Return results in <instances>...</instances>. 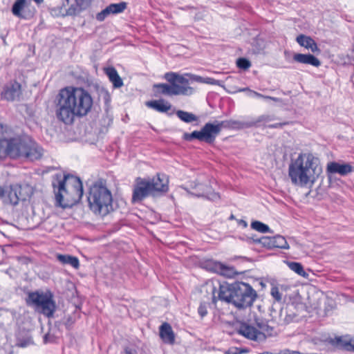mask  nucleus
Returning a JSON list of instances; mask_svg holds the SVG:
<instances>
[{
  "label": "nucleus",
  "instance_id": "obj_42",
  "mask_svg": "<svg viewBox=\"0 0 354 354\" xmlns=\"http://www.w3.org/2000/svg\"><path fill=\"white\" fill-rule=\"evenodd\" d=\"M6 273L11 277V278H16L18 276V271L14 269L13 268H10L7 270Z\"/></svg>",
  "mask_w": 354,
  "mask_h": 354
},
{
  "label": "nucleus",
  "instance_id": "obj_52",
  "mask_svg": "<svg viewBox=\"0 0 354 354\" xmlns=\"http://www.w3.org/2000/svg\"><path fill=\"white\" fill-rule=\"evenodd\" d=\"M45 339H46V341L47 340V335H46Z\"/></svg>",
  "mask_w": 354,
  "mask_h": 354
},
{
  "label": "nucleus",
  "instance_id": "obj_23",
  "mask_svg": "<svg viewBox=\"0 0 354 354\" xmlns=\"http://www.w3.org/2000/svg\"><path fill=\"white\" fill-rule=\"evenodd\" d=\"M337 295L333 292L326 295L324 298V312L326 315H328L337 308Z\"/></svg>",
  "mask_w": 354,
  "mask_h": 354
},
{
  "label": "nucleus",
  "instance_id": "obj_10",
  "mask_svg": "<svg viewBox=\"0 0 354 354\" xmlns=\"http://www.w3.org/2000/svg\"><path fill=\"white\" fill-rule=\"evenodd\" d=\"M221 127L222 124H213L207 123L200 131H194L192 133L185 134V138L188 140L196 138L208 143H212L220 132Z\"/></svg>",
  "mask_w": 354,
  "mask_h": 354
},
{
  "label": "nucleus",
  "instance_id": "obj_11",
  "mask_svg": "<svg viewBox=\"0 0 354 354\" xmlns=\"http://www.w3.org/2000/svg\"><path fill=\"white\" fill-rule=\"evenodd\" d=\"M150 195H153L150 187V180L145 178H137L133 188L132 202L134 203L140 202Z\"/></svg>",
  "mask_w": 354,
  "mask_h": 354
},
{
  "label": "nucleus",
  "instance_id": "obj_18",
  "mask_svg": "<svg viewBox=\"0 0 354 354\" xmlns=\"http://www.w3.org/2000/svg\"><path fill=\"white\" fill-rule=\"evenodd\" d=\"M293 59L298 63L309 64L315 67L321 65L320 61L310 54L296 53L293 55Z\"/></svg>",
  "mask_w": 354,
  "mask_h": 354
},
{
  "label": "nucleus",
  "instance_id": "obj_37",
  "mask_svg": "<svg viewBox=\"0 0 354 354\" xmlns=\"http://www.w3.org/2000/svg\"><path fill=\"white\" fill-rule=\"evenodd\" d=\"M260 285L262 287L271 286L272 288H276L277 283L274 279H266L260 282Z\"/></svg>",
  "mask_w": 354,
  "mask_h": 354
},
{
  "label": "nucleus",
  "instance_id": "obj_36",
  "mask_svg": "<svg viewBox=\"0 0 354 354\" xmlns=\"http://www.w3.org/2000/svg\"><path fill=\"white\" fill-rule=\"evenodd\" d=\"M110 15H111V13L109 11L108 7H106L104 10H102L100 12L97 14L96 19L99 21H102Z\"/></svg>",
  "mask_w": 354,
  "mask_h": 354
},
{
  "label": "nucleus",
  "instance_id": "obj_13",
  "mask_svg": "<svg viewBox=\"0 0 354 354\" xmlns=\"http://www.w3.org/2000/svg\"><path fill=\"white\" fill-rule=\"evenodd\" d=\"M150 180V187L153 193V195L156 193H165L169 189V179L165 175L158 174L156 177Z\"/></svg>",
  "mask_w": 354,
  "mask_h": 354
},
{
  "label": "nucleus",
  "instance_id": "obj_39",
  "mask_svg": "<svg viewBox=\"0 0 354 354\" xmlns=\"http://www.w3.org/2000/svg\"><path fill=\"white\" fill-rule=\"evenodd\" d=\"M271 295L276 301L280 302L281 301L282 294L279 289H271Z\"/></svg>",
  "mask_w": 354,
  "mask_h": 354
},
{
  "label": "nucleus",
  "instance_id": "obj_7",
  "mask_svg": "<svg viewBox=\"0 0 354 354\" xmlns=\"http://www.w3.org/2000/svg\"><path fill=\"white\" fill-rule=\"evenodd\" d=\"M165 79L169 82L167 84H155L157 92L160 94L172 95H191L194 89L189 86V80L184 76L176 73L169 72L165 74Z\"/></svg>",
  "mask_w": 354,
  "mask_h": 354
},
{
  "label": "nucleus",
  "instance_id": "obj_51",
  "mask_svg": "<svg viewBox=\"0 0 354 354\" xmlns=\"http://www.w3.org/2000/svg\"><path fill=\"white\" fill-rule=\"evenodd\" d=\"M246 288H251V286H249V285H247V287H246Z\"/></svg>",
  "mask_w": 354,
  "mask_h": 354
},
{
  "label": "nucleus",
  "instance_id": "obj_34",
  "mask_svg": "<svg viewBox=\"0 0 354 354\" xmlns=\"http://www.w3.org/2000/svg\"><path fill=\"white\" fill-rule=\"evenodd\" d=\"M289 268L298 274L306 277V272L304 270L303 266L299 263L292 262L289 263Z\"/></svg>",
  "mask_w": 354,
  "mask_h": 354
},
{
  "label": "nucleus",
  "instance_id": "obj_25",
  "mask_svg": "<svg viewBox=\"0 0 354 354\" xmlns=\"http://www.w3.org/2000/svg\"><path fill=\"white\" fill-rule=\"evenodd\" d=\"M15 189H17V198H19V203L20 201H25L30 197L32 194V187L29 185H15Z\"/></svg>",
  "mask_w": 354,
  "mask_h": 354
},
{
  "label": "nucleus",
  "instance_id": "obj_22",
  "mask_svg": "<svg viewBox=\"0 0 354 354\" xmlns=\"http://www.w3.org/2000/svg\"><path fill=\"white\" fill-rule=\"evenodd\" d=\"M146 106L158 112L165 113L171 109V104L165 100H151L146 102Z\"/></svg>",
  "mask_w": 354,
  "mask_h": 354
},
{
  "label": "nucleus",
  "instance_id": "obj_47",
  "mask_svg": "<svg viewBox=\"0 0 354 354\" xmlns=\"http://www.w3.org/2000/svg\"><path fill=\"white\" fill-rule=\"evenodd\" d=\"M3 138H0V159L3 158L4 151L3 150Z\"/></svg>",
  "mask_w": 354,
  "mask_h": 354
},
{
  "label": "nucleus",
  "instance_id": "obj_41",
  "mask_svg": "<svg viewBox=\"0 0 354 354\" xmlns=\"http://www.w3.org/2000/svg\"><path fill=\"white\" fill-rule=\"evenodd\" d=\"M184 76L185 77L189 76V77H190L192 80L197 82H200V83H204V81H205V77H203L198 76V75H196L187 73Z\"/></svg>",
  "mask_w": 354,
  "mask_h": 354
},
{
  "label": "nucleus",
  "instance_id": "obj_48",
  "mask_svg": "<svg viewBox=\"0 0 354 354\" xmlns=\"http://www.w3.org/2000/svg\"><path fill=\"white\" fill-rule=\"evenodd\" d=\"M239 223H240L241 225H242L244 227H247V225H248L247 222H246V221H243V220H241V221H240V222H239Z\"/></svg>",
  "mask_w": 354,
  "mask_h": 354
},
{
  "label": "nucleus",
  "instance_id": "obj_29",
  "mask_svg": "<svg viewBox=\"0 0 354 354\" xmlns=\"http://www.w3.org/2000/svg\"><path fill=\"white\" fill-rule=\"evenodd\" d=\"M238 91L239 92H246L247 95L250 97H261V98H263V99H268V100H273L274 102L280 101V100L279 98L271 97V96L263 95L259 93L254 91L250 90L249 88H240Z\"/></svg>",
  "mask_w": 354,
  "mask_h": 354
},
{
  "label": "nucleus",
  "instance_id": "obj_31",
  "mask_svg": "<svg viewBox=\"0 0 354 354\" xmlns=\"http://www.w3.org/2000/svg\"><path fill=\"white\" fill-rule=\"evenodd\" d=\"M111 14H118L122 12L127 8L125 2H120L118 3H111L107 6Z\"/></svg>",
  "mask_w": 354,
  "mask_h": 354
},
{
  "label": "nucleus",
  "instance_id": "obj_33",
  "mask_svg": "<svg viewBox=\"0 0 354 354\" xmlns=\"http://www.w3.org/2000/svg\"><path fill=\"white\" fill-rule=\"evenodd\" d=\"M251 227L252 229L258 231V232H262V233H266V232H270V227L260 222V221H254L251 223Z\"/></svg>",
  "mask_w": 354,
  "mask_h": 354
},
{
  "label": "nucleus",
  "instance_id": "obj_35",
  "mask_svg": "<svg viewBox=\"0 0 354 354\" xmlns=\"http://www.w3.org/2000/svg\"><path fill=\"white\" fill-rule=\"evenodd\" d=\"M236 64L239 68L244 70L249 68L251 66L250 61L245 58L238 59L236 61Z\"/></svg>",
  "mask_w": 354,
  "mask_h": 354
},
{
  "label": "nucleus",
  "instance_id": "obj_27",
  "mask_svg": "<svg viewBox=\"0 0 354 354\" xmlns=\"http://www.w3.org/2000/svg\"><path fill=\"white\" fill-rule=\"evenodd\" d=\"M57 258L62 264L70 265L75 269L80 266L79 259L75 257L68 254H58Z\"/></svg>",
  "mask_w": 354,
  "mask_h": 354
},
{
  "label": "nucleus",
  "instance_id": "obj_1",
  "mask_svg": "<svg viewBox=\"0 0 354 354\" xmlns=\"http://www.w3.org/2000/svg\"><path fill=\"white\" fill-rule=\"evenodd\" d=\"M55 102L57 119L68 125L73 124L77 118L86 116L93 106V99L89 91L73 86L61 88Z\"/></svg>",
  "mask_w": 354,
  "mask_h": 354
},
{
  "label": "nucleus",
  "instance_id": "obj_44",
  "mask_svg": "<svg viewBox=\"0 0 354 354\" xmlns=\"http://www.w3.org/2000/svg\"><path fill=\"white\" fill-rule=\"evenodd\" d=\"M270 120V118L268 115H261L258 118L257 122H267Z\"/></svg>",
  "mask_w": 354,
  "mask_h": 354
},
{
  "label": "nucleus",
  "instance_id": "obj_6",
  "mask_svg": "<svg viewBox=\"0 0 354 354\" xmlns=\"http://www.w3.org/2000/svg\"><path fill=\"white\" fill-rule=\"evenodd\" d=\"M212 295L213 303L220 300L239 309L250 307L257 297L254 289H213Z\"/></svg>",
  "mask_w": 354,
  "mask_h": 354
},
{
  "label": "nucleus",
  "instance_id": "obj_20",
  "mask_svg": "<svg viewBox=\"0 0 354 354\" xmlns=\"http://www.w3.org/2000/svg\"><path fill=\"white\" fill-rule=\"evenodd\" d=\"M330 343L339 349L354 351V342L345 339L342 337H335L330 340Z\"/></svg>",
  "mask_w": 354,
  "mask_h": 354
},
{
  "label": "nucleus",
  "instance_id": "obj_15",
  "mask_svg": "<svg viewBox=\"0 0 354 354\" xmlns=\"http://www.w3.org/2000/svg\"><path fill=\"white\" fill-rule=\"evenodd\" d=\"M26 304L36 311L44 313V295L37 292H30L26 299Z\"/></svg>",
  "mask_w": 354,
  "mask_h": 354
},
{
  "label": "nucleus",
  "instance_id": "obj_38",
  "mask_svg": "<svg viewBox=\"0 0 354 354\" xmlns=\"http://www.w3.org/2000/svg\"><path fill=\"white\" fill-rule=\"evenodd\" d=\"M223 82L222 81L216 80L211 77H205L204 84L218 85V86L223 87L224 86H223Z\"/></svg>",
  "mask_w": 354,
  "mask_h": 354
},
{
  "label": "nucleus",
  "instance_id": "obj_4",
  "mask_svg": "<svg viewBox=\"0 0 354 354\" xmlns=\"http://www.w3.org/2000/svg\"><path fill=\"white\" fill-rule=\"evenodd\" d=\"M86 197L89 209L96 216H105L113 209L112 193L102 180L89 187Z\"/></svg>",
  "mask_w": 354,
  "mask_h": 354
},
{
  "label": "nucleus",
  "instance_id": "obj_45",
  "mask_svg": "<svg viewBox=\"0 0 354 354\" xmlns=\"http://www.w3.org/2000/svg\"><path fill=\"white\" fill-rule=\"evenodd\" d=\"M207 197L212 201H216L220 198L218 194L216 192H212L208 194Z\"/></svg>",
  "mask_w": 354,
  "mask_h": 354
},
{
  "label": "nucleus",
  "instance_id": "obj_16",
  "mask_svg": "<svg viewBox=\"0 0 354 354\" xmlns=\"http://www.w3.org/2000/svg\"><path fill=\"white\" fill-rule=\"evenodd\" d=\"M21 94V85L18 82H14L10 86L4 88L2 97L8 101L18 100Z\"/></svg>",
  "mask_w": 354,
  "mask_h": 354
},
{
  "label": "nucleus",
  "instance_id": "obj_19",
  "mask_svg": "<svg viewBox=\"0 0 354 354\" xmlns=\"http://www.w3.org/2000/svg\"><path fill=\"white\" fill-rule=\"evenodd\" d=\"M296 41L300 46L310 50L312 53L320 52L316 42L310 37L299 35Z\"/></svg>",
  "mask_w": 354,
  "mask_h": 354
},
{
  "label": "nucleus",
  "instance_id": "obj_24",
  "mask_svg": "<svg viewBox=\"0 0 354 354\" xmlns=\"http://www.w3.org/2000/svg\"><path fill=\"white\" fill-rule=\"evenodd\" d=\"M212 269L214 272L230 278L236 274L233 268L226 266L220 262H213Z\"/></svg>",
  "mask_w": 354,
  "mask_h": 354
},
{
  "label": "nucleus",
  "instance_id": "obj_26",
  "mask_svg": "<svg viewBox=\"0 0 354 354\" xmlns=\"http://www.w3.org/2000/svg\"><path fill=\"white\" fill-rule=\"evenodd\" d=\"M57 308L55 302L53 299L50 292H46V316L48 318L54 317V313Z\"/></svg>",
  "mask_w": 354,
  "mask_h": 354
},
{
  "label": "nucleus",
  "instance_id": "obj_50",
  "mask_svg": "<svg viewBox=\"0 0 354 354\" xmlns=\"http://www.w3.org/2000/svg\"><path fill=\"white\" fill-rule=\"evenodd\" d=\"M281 124H276L272 125V127H281Z\"/></svg>",
  "mask_w": 354,
  "mask_h": 354
},
{
  "label": "nucleus",
  "instance_id": "obj_21",
  "mask_svg": "<svg viewBox=\"0 0 354 354\" xmlns=\"http://www.w3.org/2000/svg\"><path fill=\"white\" fill-rule=\"evenodd\" d=\"M105 74L108 76L109 81L115 88H121L123 86V81L113 67H107L104 69Z\"/></svg>",
  "mask_w": 354,
  "mask_h": 354
},
{
  "label": "nucleus",
  "instance_id": "obj_5",
  "mask_svg": "<svg viewBox=\"0 0 354 354\" xmlns=\"http://www.w3.org/2000/svg\"><path fill=\"white\" fill-rule=\"evenodd\" d=\"M3 158L9 156L11 158H24L33 161L41 156V149L32 141H27L21 138L10 139L3 138Z\"/></svg>",
  "mask_w": 354,
  "mask_h": 354
},
{
  "label": "nucleus",
  "instance_id": "obj_3",
  "mask_svg": "<svg viewBox=\"0 0 354 354\" xmlns=\"http://www.w3.org/2000/svg\"><path fill=\"white\" fill-rule=\"evenodd\" d=\"M322 174L319 158L311 153H299L288 166V176L292 183L301 187H312Z\"/></svg>",
  "mask_w": 354,
  "mask_h": 354
},
{
  "label": "nucleus",
  "instance_id": "obj_30",
  "mask_svg": "<svg viewBox=\"0 0 354 354\" xmlns=\"http://www.w3.org/2000/svg\"><path fill=\"white\" fill-rule=\"evenodd\" d=\"M17 189H15V186L11 185L10 190L7 194V199L8 203L12 205H17L19 203V198H17Z\"/></svg>",
  "mask_w": 354,
  "mask_h": 354
},
{
  "label": "nucleus",
  "instance_id": "obj_8",
  "mask_svg": "<svg viewBox=\"0 0 354 354\" xmlns=\"http://www.w3.org/2000/svg\"><path fill=\"white\" fill-rule=\"evenodd\" d=\"M92 0H62L56 6H50L49 10L54 17L75 16L88 8Z\"/></svg>",
  "mask_w": 354,
  "mask_h": 354
},
{
  "label": "nucleus",
  "instance_id": "obj_14",
  "mask_svg": "<svg viewBox=\"0 0 354 354\" xmlns=\"http://www.w3.org/2000/svg\"><path fill=\"white\" fill-rule=\"evenodd\" d=\"M353 171V167L349 163H339L337 162H329L326 166L328 175L338 174L346 176Z\"/></svg>",
  "mask_w": 354,
  "mask_h": 354
},
{
  "label": "nucleus",
  "instance_id": "obj_9",
  "mask_svg": "<svg viewBox=\"0 0 354 354\" xmlns=\"http://www.w3.org/2000/svg\"><path fill=\"white\" fill-rule=\"evenodd\" d=\"M257 326L258 328L250 326L247 323L242 322L237 328V333L251 340H264L266 337V334L270 333V328L268 326L263 323H257ZM270 330L272 329L270 328Z\"/></svg>",
  "mask_w": 354,
  "mask_h": 354
},
{
  "label": "nucleus",
  "instance_id": "obj_46",
  "mask_svg": "<svg viewBox=\"0 0 354 354\" xmlns=\"http://www.w3.org/2000/svg\"><path fill=\"white\" fill-rule=\"evenodd\" d=\"M278 354H302L298 351H290L288 349L281 351Z\"/></svg>",
  "mask_w": 354,
  "mask_h": 354
},
{
  "label": "nucleus",
  "instance_id": "obj_28",
  "mask_svg": "<svg viewBox=\"0 0 354 354\" xmlns=\"http://www.w3.org/2000/svg\"><path fill=\"white\" fill-rule=\"evenodd\" d=\"M26 5V0H16L12 6V14L17 17H23L21 11Z\"/></svg>",
  "mask_w": 354,
  "mask_h": 354
},
{
  "label": "nucleus",
  "instance_id": "obj_2",
  "mask_svg": "<svg viewBox=\"0 0 354 354\" xmlns=\"http://www.w3.org/2000/svg\"><path fill=\"white\" fill-rule=\"evenodd\" d=\"M54 204L62 209L71 208L77 204L84 194L80 178L65 171H57L51 176Z\"/></svg>",
  "mask_w": 354,
  "mask_h": 354
},
{
  "label": "nucleus",
  "instance_id": "obj_49",
  "mask_svg": "<svg viewBox=\"0 0 354 354\" xmlns=\"http://www.w3.org/2000/svg\"><path fill=\"white\" fill-rule=\"evenodd\" d=\"M4 194V189L2 187L0 186V196H3Z\"/></svg>",
  "mask_w": 354,
  "mask_h": 354
},
{
  "label": "nucleus",
  "instance_id": "obj_43",
  "mask_svg": "<svg viewBox=\"0 0 354 354\" xmlns=\"http://www.w3.org/2000/svg\"><path fill=\"white\" fill-rule=\"evenodd\" d=\"M207 285L212 286L213 288H216L217 286L220 288H225L224 285L221 284L217 280H211L207 282Z\"/></svg>",
  "mask_w": 354,
  "mask_h": 354
},
{
  "label": "nucleus",
  "instance_id": "obj_32",
  "mask_svg": "<svg viewBox=\"0 0 354 354\" xmlns=\"http://www.w3.org/2000/svg\"><path fill=\"white\" fill-rule=\"evenodd\" d=\"M176 115L181 120L185 122H192L197 120V118L193 113L183 111H178Z\"/></svg>",
  "mask_w": 354,
  "mask_h": 354
},
{
  "label": "nucleus",
  "instance_id": "obj_17",
  "mask_svg": "<svg viewBox=\"0 0 354 354\" xmlns=\"http://www.w3.org/2000/svg\"><path fill=\"white\" fill-rule=\"evenodd\" d=\"M159 334L161 339L165 344H174L175 342V334L171 325L164 322L159 328Z\"/></svg>",
  "mask_w": 354,
  "mask_h": 354
},
{
  "label": "nucleus",
  "instance_id": "obj_12",
  "mask_svg": "<svg viewBox=\"0 0 354 354\" xmlns=\"http://www.w3.org/2000/svg\"><path fill=\"white\" fill-rule=\"evenodd\" d=\"M258 242L268 248H278L281 249H289V245L286 239L281 236H263L258 239Z\"/></svg>",
  "mask_w": 354,
  "mask_h": 354
},
{
  "label": "nucleus",
  "instance_id": "obj_40",
  "mask_svg": "<svg viewBox=\"0 0 354 354\" xmlns=\"http://www.w3.org/2000/svg\"><path fill=\"white\" fill-rule=\"evenodd\" d=\"M198 313L201 318H203L207 315V309L205 304H201L198 308Z\"/></svg>",
  "mask_w": 354,
  "mask_h": 354
}]
</instances>
